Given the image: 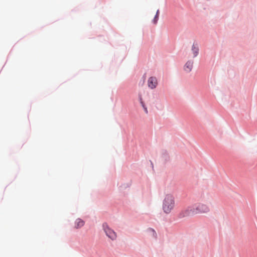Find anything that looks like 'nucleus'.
<instances>
[{"label":"nucleus","instance_id":"1","mask_svg":"<svg viewBox=\"0 0 257 257\" xmlns=\"http://www.w3.org/2000/svg\"><path fill=\"white\" fill-rule=\"evenodd\" d=\"M175 199L173 195L167 194L164 196L163 203L162 209L165 214H169L175 207Z\"/></svg>","mask_w":257,"mask_h":257},{"label":"nucleus","instance_id":"2","mask_svg":"<svg viewBox=\"0 0 257 257\" xmlns=\"http://www.w3.org/2000/svg\"><path fill=\"white\" fill-rule=\"evenodd\" d=\"M195 214H206L210 211L209 206L204 203H199L194 207Z\"/></svg>","mask_w":257,"mask_h":257},{"label":"nucleus","instance_id":"3","mask_svg":"<svg viewBox=\"0 0 257 257\" xmlns=\"http://www.w3.org/2000/svg\"><path fill=\"white\" fill-rule=\"evenodd\" d=\"M103 230L105 232L106 236L112 240H115L117 238L116 232L110 228L106 223L102 224Z\"/></svg>","mask_w":257,"mask_h":257},{"label":"nucleus","instance_id":"4","mask_svg":"<svg viewBox=\"0 0 257 257\" xmlns=\"http://www.w3.org/2000/svg\"><path fill=\"white\" fill-rule=\"evenodd\" d=\"M196 214L195 212V209L194 207H188L187 208L182 210L179 214L180 218H184L191 215Z\"/></svg>","mask_w":257,"mask_h":257},{"label":"nucleus","instance_id":"5","mask_svg":"<svg viewBox=\"0 0 257 257\" xmlns=\"http://www.w3.org/2000/svg\"><path fill=\"white\" fill-rule=\"evenodd\" d=\"M158 84L157 80L155 77H151L148 80V85L151 89L155 88Z\"/></svg>","mask_w":257,"mask_h":257},{"label":"nucleus","instance_id":"6","mask_svg":"<svg viewBox=\"0 0 257 257\" xmlns=\"http://www.w3.org/2000/svg\"><path fill=\"white\" fill-rule=\"evenodd\" d=\"M193 65V62L192 61H188L185 64L184 66V70L188 72L191 71Z\"/></svg>","mask_w":257,"mask_h":257},{"label":"nucleus","instance_id":"7","mask_svg":"<svg viewBox=\"0 0 257 257\" xmlns=\"http://www.w3.org/2000/svg\"><path fill=\"white\" fill-rule=\"evenodd\" d=\"M84 225V221L80 218H77L74 223V227L75 228H79Z\"/></svg>","mask_w":257,"mask_h":257},{"label":"nucleus","instance_id":"8","mask_svg":"<svg viewBox=\"0 0 257 257\" xmlns=\"http://www.w3.org/2000/svg\"><path fill=\"white\" fill-rule=\"evenodd\" d=\"M192 51L193 53V57H195L198 55L199 52V48L197 45H193L192 47Z\"/></svg>","mask_w":257,"mask_h":257},{"label":"nucleus","instance_id":"9","mask_svg":"<svg viewBox=\"0 0 257 257\" xmlns=\"http://www.w3.org/2000/svg\"><path fill=\"white\" fill-rule=\"evenodd\" d=\"M140 102L142 104V106H143V107L145 109V111L146 113H148V110H147V107H146L145 104H144V102H143V99H142V98L141 97H140Z\"/></svg>","mask_w":257,"mask_h":257},{"label":"nucleus","instance_id":"10","mask_svg":"<svg viewBox=\"0 0 257 257\" xmlns=\"http://www.w3.org/2000/svg\"><path fill=\"white\" fill-rule=\"evenodd\" d=\"M140 102L142 104V106H143V107L145 109V111L146 113H148V110H147V107H146L145 104H144V102H143V99H142V98L141 97H140Z\"/></svg>","mask_w":257,"mask_h":257},{"label":"nucleus","instance_id":"11","mask_svg":"<svg viewBox=\"0 0 257 257\" xmlns=\"http://www.w3.org/2000/svg\"><path fill=\"white\" fill-rule=\"evenodd\" d=\"M148 231L150 232V234L154 237H156V236H157V233L156 232H155V231L152 229V228H150L148 230Z\"/></svg>","mask_w":257,"mask_h":257},{"label":"nucleus","instance_id":"12","mask_svg":"<svg viewBox=\"0 0 257 257\" xmlns=\"http://www.w3.org/2000/svg\"><path fill=\"white\" fill-rule=\"evenodd\" d=\"M159 10H158V11H157V14H156V16H155V18H154V23L155 24H156V23H157V21H158V17H159Z\"/></svg>","mask_w":257,"mask_h":257}]
</instances>
